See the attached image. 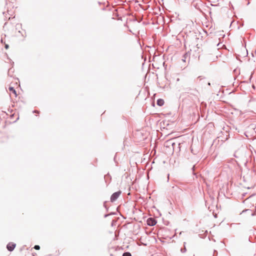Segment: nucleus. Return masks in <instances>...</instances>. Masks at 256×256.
I'll return each instance as SVG.
<instances>
[{"mask_svg": "<svg viewBox=\"0 0 256 256\" xmlns=\"http://www.w3.org/2000/svg\"><path fill=\"white\" fill-rule=\"evenodd\" d=\"M121 194V191H118L114 192L110 197V201L112 202H114L116 201L117 198L119 197L120 194Z\"/></svg>", "mask_w": 256, "mask_h": 256, "instance_id": "obj_1", "label": "nucleus"}, {"mask_svg": "<svg viewBox=\"0 0 256 256\" xmlns=\"http://www.w3.org/2000/svg\"><path fill=\"white\" fill-rule=\"evenodd\" d=\"M156 223V220L152 218H149L147 220V224L148 226H154Z\"/></svg>", "mask_w": 256, "mask_h": 256, "instance_id": "obj_2", "label": "nucleus"}, {"mask_svg": "<svg viewBox=\"0 0 256 256\" xmlns=\"http://www.w3.org/2000/svg\"><path fill=\"white\" fill-rule=\"evenodd\" d=\"M15 247L16 244L12 242H9L6 246L7 249L10 252L12 251Z\"/></svg>", "mask_w": 256, "mask_h": 256, "instance_id": "obj_3", "label": "nucleus"}, {"mask_svg": "<svg viewBox=\"0 0 256 256\" xmlns=\"http://www.w3.org/2000/svg\"><path fill=\"white\" fill-rule=\"evenodd\" d=\"M8 89H9V91L10 92V94H13L14 95V96L16 97L17 96V94H16L15 89L12 86L9 87Z\"/></svg>", "mask_w": 256, "mask_h": 256, "instance_id": "obj_4", "label": "nucleus"}, {"mask_svg": "<svg viewBox=\"0 0 256 256\" xmlns=\"http://www.w3.org/2000/svg\"><path fill=\"white\" fill-rule=\"evenodd\" d=\"M188 58H190V54H188V52H186V54H184L183 56H182V60L184 62H186V60Z\"/></svg>", "mask_w": 256, "mask_h": 256, "instance_id": "obj_5", "label": "nucleus"}, {"mask_svg": "<svg viewBox=\"0 0 256 256\" xmlns=\"http://www.w3.org/2000/svg\"><path fill=\"white\" fill-rule=\"evenodd\" d=\"M157 104L159 106H162L164 104V100L160 98L157 100Z\"/></svg>", "mask_w": 256, "mask_h": 256, "instance_id": "obj_6", "label": "nucleus"}, {"mask_svg": "<svg viewBox=\"0 0 256 256\" xmlns=\"http://www.w3.org/2000/svg\"><path fill=\"white\" fill-rule=\"evenodd\" d=\"M122 256H132V254L129 252H126L123 254Z\"/></svg>", "mask_w": 256, "mask_h": 256, "instance_id": "obj_7", "label": "nucleus"}, {"mask_svg": "<svg viewBox=\"0 0 256 256\" xmlns=\"http://www.w3.org/2000/svg\"><path fill=\"white\" fill-rule=\"evenodd\" d=\"M185 244H186V242H184V248H181V250H180L181 252H182V253L185 252H186V246H185Z\"/></svg>", "mask_w": 256, "mask_h": 256, "instance_id": "obj_8", "label": "nucleus"}, {"mask_svg": "<svg viewBox=\"0 0 256 256\" xmlns=\"http://www.w3.org/2000/svg\"><path fill=\"white\" fill-rule=\"evenodd\" d=\"M34 248L36 250H38L40 248V246H38V245H36L34 246Z\"/></svg>", "mask_w": 256, "mask_h": 256, "instance_id": "obj_9", "label": "nucleus"}, {"mask_svg": "<svg viewBox=\"0 0 256 256\" xmlns=\"http://www.w3.org/2000/svg\"><path fill=\"white\" fill-rule=\"evenodd\" d=\"M8 44H5V48H6V49H8Z\"/></svg>", "mask_w": 256, "mask_h": 256, "instance_id": "obj_10", "label": "nucleus"}, {"mask_svg": "<svg viewBox=\"0 0 256 256\" xmlns=\"http://www.w3.org/2000/svg\"><path fill=\"white\" fill-rule=\"evenodd\" d=\"M208 86H210V82H208Z\"/></svg>", "mask_w": 256, "mask_h": 256, "instance_id": "obj_11", "label": "nucleus"}, {"mask_svg": "<svg viewBox=\"0 0 256 256\" xmlns=\"http://www.w3.org/2000/svg\"><path fill=\"white\" fill-rule=\"evenodd\" d=\"M1 42H3V40H2H2H1Z\"/></svg>", "mask_w": 256, "mask_h": 256, "instance_id": "obj_12", "label": "nucleus"}]
</instances>
